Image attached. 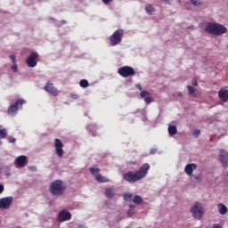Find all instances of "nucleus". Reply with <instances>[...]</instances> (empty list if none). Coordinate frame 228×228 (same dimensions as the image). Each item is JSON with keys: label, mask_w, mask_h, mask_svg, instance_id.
<instances>
[{"label": "nucleus", "mask_w": 228, "mask_h": 228, "mask_svg": "<svg viewBox=\"0 0 228 228\" xmlns=\"http://www.w3.org/2000/svg\"><path fill=\"white\" fill-rule=\"evenodd\" d=\"M149 170H151V166L148 163H144L138 171H128L123 174V179L126 183H138V181H142L143 177H146Z\"/></svg>", "instance_id": "f257e3e1"}, {"label": "nucleus", "mask_w": 228, "mask_h": 228, "mask_svg": "<svg viewBox=\"0 0 228 228\" xmlns=\"http://www.w3.org/2000/svg\"><path fill=\"white\" fill-rule=\"evenodd\" d=\"M205 32L209 35H215L216 37H220L227 33V28L219 23H208L205 27Z\"/></svg>", "instance_id": "f03ea898"}, {"label": "nucleus", "mask_w": 228, "mask_h": 228, "mask_svg": "<svg viewBox=\"0 0 228 228\" xmlns=\"http://www.w3.org/2000/svg\"><path fill=\"white\" fill-rule=\"evenodd\" d=\"M66 190L67 186H65L61 180H55L50 184V193L55 197H61V195L65 193Z\"/></svg>", "instance_id": "7ed1b4c3"}, {"label": "nucleus", "mask_w": 228, "mask_h": 228, "mask_svg": "<svg viewBox=\"0 0 228 228\" xmlns=\"http://www.w3.org/2000/svg\"><path fill=\"white\" fill-rule=\"evenodd\" d=\"M122 37H124V29L119 28L114 31V33L110 37V44L112 47L118 45L122 42Z\"/></svg>", "instance_id": "20e7f679"}, {"label": "nucleus", "mask_w": 228, "mask_h": 228, "mask_svg": "<svg viewBox=\"0 0 228 228\" xmlns=\"http://www.w3.org/2000/svg\"><path fill=\"white\" fill-rule=\"evenodd\" d=\"M26 104V100L19 99L15 102V103L9 106L7 113L11 117H15L17 111H19V108H22V105Z\"/></svg>", "instance_id": "39448f33"}, {"label": "nucleus", "mask_w": 228, "mask_h": 228, "mask_svg": "<svg viewBox=\"0 0 228 228\" xmlns=\"http://www.w3.org/2000/svg\"><path fill=\"white\" fill-rule=\"evenodd\" d=\"M191 213H192L193 218L196 220H200L204 215V210L202 209V204L196 202L194 206L191 208Z\"/></svg>", "instance_id": "423d86ee"}, {"label": "nucleus", "mask_w": 228, "mask_h": 228, "mask_svg": "<svg viewBox=\"0 0 228 228\" xmlns=\"http://www.w3.org/2000/svg\"><path fill=\"white\" fill-rule=\"evenodd\" d=\"M118 73L121 77H131L132 76H134L136 74V71H134V69L130 66H123L118 69Z\"/></svg>", "instance_id": "0eeeda50"}, {"label": "nucleus", "mask_w": 228, "mask_h": 228, "mask_svg": "<svg viewBox=\"0 0 228 228\" xmlns=\"http://www.w3.org/2000/svg\"><path fill=\"white\" fill-rule=\"evenodd\" d=\"M72 219V214L67 209H62L59 212L57 222L63 223Z\"/></svg>", "instance_id": "6e6552de"}, {"label": "nucleus", "mask_w": 228, "mask_h": 228, "mask_svg": "<svg viewBox=\"0 0 228 228\" xmlns=\"http://www.w3.org/2000/svg\"><path fill=\"white\" fill-rule=\"evenodd\" d=\"M44 90L47 92L48 94H51L54 97L60 95V92H58V89L54 87V84L53 82L48 81L45 86H44Z\"/></svg>", "instance_id": "1a4fd4ad"}, {"label": "nucleus", "mask_w": 228, "mask_h": 228, "mask_svg": "<svg viewBox=\"0 0 228 228\" xmlns=\"http://www.w3.org/2000/svg\"><path fill=\"white\" fill-rule=\"evenodd\" d=\"M37 60H38V53L32 52L27 59L28 67H37Z\"/></svg>", "instance_id": "9d476101"}, {"label": "nucleus", "mask_w": 228, "mask_h": 228, "mask_svg": "<svg viewBox=\"0 0 228 228\" xmlns=\"http://www.w3.org/2000/svg\"><path fill=\"white\" fill-rule=\"evenodd\" d=\"M13 202V197H5L0 199V209H8Z\"/></svg>", "instance_id": "9b49d317"}, {"label": "nucleus", "mask_w": 228, "mask_h": 228, "mask_svg": "<svg viewBox=\"0 0 228 228\" xmlns=\"http://www.w3.org/2000/svg\"><path fill=\"white\" fill-rule=\"evenodd\" d=\"M14 163L17 168H22L28 165V157L24 155L19 156L15 159Z\"/></svg>", "instance_id": "f8f14e48"}, {"label": "nucleus", "mask_w": 228, "mask_h": 228, "mask_svg": "<svg viewBox=\"0 0 228 228\" xmlns=\"http://www.w3.org/2000/svg\"><path fill=\"white\" fill-rule=\"evenodd\" d=\"M54 147L56 150V154L59 158L63 156V142L60 139H54Z\"/></svg>", "instance_id": "ddd939ff"}, {"label": "nucleus", "mask_w": 228, "mask_h": 228, "mask_svg": "<svg viewBox=\"0 0 228 228\" xmlns=\"http://www.w3.org/2000/svg\"><path fill=\"white\" fill-rule=\"evenodd\" d=\"M219 161L223 164L224 168H227L228 167V152L221 150L219 151Z\"/></svg>", "instance_id": "4468645a"}, {"label": "nucleus", "mask_w": 228, "mask_h": 228, "mask_svg": "<svg viewBox=\"0 0 228 228\" xmlns=\"http://www.w3.org/2000/svg\"><path fill=\"white\" fill-rule=\"evenodd\" d=\"M219 99H222L224 102H227L228 101V90L225 88H221L218 92Z\"/></svg>", "instance_id": "2eb2a0df"}, {"label": "nucleus", "mask_w": 228, "mask_h": 228, "mask_svg": "<svg viewBox=\"0 0 228 228\" xmlns=\"http://www.w3.org/2000/svg\"><path fill=\"white\" fill-rule=\"evenodd\" d=\"M184 170L187 175H192L193 170H197V164H187Z\"/></svg>", "instance_id": "dca6fc26"}, {"label": "nucleus", "mask_w": 228, "mask_h": 228, "mask_svg": "<svg viewBox=\"0 0 228 228\" xmlns=\"http://www.w3.org/2000/svg\"><path fill=\"white\" fill-rule=\"evenodd\" d=\"M217 208H218L219 215L227 214L228 208L225 205H224V203L217 204Z\"/></svg>", "instance_id": "f3484780"}, {"label": "nucleus", "mask_w": 228, "mask_h": 228, "mask_svg": "<svg viewBox=\"0 0 228 228\" xmlns=\"http://www.w3.org/2000/svg\"><path fill=\"white\" fill-rule=\"evenodd\" d=\"M115 189L113 188H108L105 190V197H107V199H113V197H115Z\"/></svg>", "instance_id": "a211bd4d"}, {"label": "nucleus", "mask_w": 228, "mask_h": 228, "mask_svg": "<svg viewBox=\"0 0 228 228\" xmlns=\"http://www.w3.org/2000/svg\"><path fill=\"white\" fill-rule=\"evenodd\" d=\"M95 180L97 181V183H110V179L102 176V175H96Z\"/></svg>", "instance_id": "6ab92c4d"}, {"label": "nucleus", "mask_w": 228, "mask_h": 228, "mask_svg": "<svg viewBox=\"0 0 228 228\" xmlns=\"http://www.w3.org/2000/svg\"><path fill=\"white\" fill-rule=\"evenodd\" d=\"M145 10H146V12L148 13V15H152V13H154V12H156V9L154 7H152V5L151 4H146Z\"/></svg>", "instance_id": "aec40b11"}, {"label": "nucleus", "mask_w": 228, "mask_h": 228, "mask_svg": "<svg viewBox=\"0 0 228 228\" xmlns=\"http://www.w3.org/2000/svg\"><path fill=\"white\" fill-rule=\"evenodd\" d=\"M168 133L171 136H174V134H177V127L175 126H169Z\"/></svg>", "instance_id": "412c9836"}, {"label": "nucleus", "mask_w": 228, "mask_h": 228, "mask_svg": "<svg viewBox=\"0 0 228 228\" xmlns=\"http://www.w3.org/2000/svg\"><path fill=\"white\" fill-rule=\"evenodd\" d=\"M89 170L91 174L94 175V178H95V175H100L99 172H101V168L95 167H90Z\"/></svg>", "instance_id": "4be33fe9"}, {"label": "nucleus", "mask_w": 228, "mask_h": 228, "mask_svg": "<svg viewBox=\"0 0 228 228\" xmlns=\"http://www.w3.org/2000/svg\"><path fill=\"white\" fill-rule=\"evenodd\" d=\"M133 202L139 206V204L143 202V199H142V197H140L139 195H135L133 199Z\"/></svg>", "instance_id": "5701e85b"}, {"label": "nucleus", "mask_w": 228, "mask_h": 228, "mask_svg": "<svg viewBox=\"0 0 228 228\" xmlns=\"http://www.w3.org/2000/svg\"><path fill=\"white\" fill-rule=\"evenodd\" d=\"M79 85H80L81 88H88V86H90V84L88 83V80H86V79L80 80Z\"/></svg>", "instance_id": "b1692460"}, {"label": "nucleus", "mask_w": 228, "mask_h": 228, "mask_svg": "<svg viewBox=\"0 0 228 228\" xmlns=\"http://www.w3.org/2000/svg\"><path fill=\"white\" fill-rule=\"evenodd\" d=\"M134 205L131 204L129 205V209L127 211V215L128 216H133V215H134Z\"/></svg>", "instance_id": "393cba45"}, {"label": "nucleus", "mask_w": 228, "mask_h": 228, "mask_svg": "<svg viewBox=\"0 0 228 228\" xmlns=\"http://www.w3.org/2000/svg\"><path fill=\"white\" fill-rule=\"evenodd\" d=\"M131 199H133V193L126 192L124 194V200H126V202H129Z\"/></svg>", "instance_id": "a878e982"}, {"label": "nucleus", "mask_w": 228, "mask_h": 228, "mask_svg": "<svg viewBox=\"0 0 228 228\" xmlns=\"http://www.w3.org/2000/svg\"><path fill=\"white\" fill-rule=\"evenodd\" d=\"M191 4H193V6H200V4H202V2H200V0H190Z\"/></svg>", "instance_id": "bb28decb"}, {"label": "nucleus", "mask_w": 228, "mask_h": 228, "mask_svg": "<svg viewBox=\"0 0 228 228\" xmlns=\"http://www.w3.org/2000/svg\"><path fill=\"white\" fill-rule=\"evenodd\" d=\"M6 134H7V133L4 128L0 129V138H3V139L6 138Z\"/></svg>", "instance_id": "cd10ccee"}, {"label": "nucleus", "mask_w": 228, "mask_h": 228, "mask_svg": "<svg viewBox=\"0 0 228 228\" xmlns=\"http://www.w3.org/2000/svg\"><path fill=\"white\" fill-rule=\"evenodd\" d=\"M187 90L189 92V95L195 94V88H193V86H187Z\"/></svg>", "instance_id": "c85d7f7f"}, {"label": "nucleus", "mask_w": 228, "mask_h": 228, "mask_svg": "<svg viewBox=\"0 0 228 228\" xmlns=\"http://www.w3.org/2000/svg\"><path fill=\"white\" fill-rule=\"evenodd\" d=\"M140 95H141V99H144V97H149V95H151V94H149L148 91H142V92H141Z\"/></svg>", "instance_id": "c756f323"}, {"label": "nucleus", "mask_w": 228, "mask_h": 228, "mask_svg": "<svg viewBox=\"0 0 228 228\" xmlns=\"http://www.w3.org/2000/svg\"><path fill=\"white\" fill-rule=\"evenodd\" d=\"M144 102H146V104H151V102H152V97L151 96H147L145 99H144Z\"/></svg>", "instance_id": "7c9ffc66"}, {"label": "nucleus", "mask_w": 228, "mask_h": 228, "mask_svg": "<svg viewBox=\"0 0 228 228\" xmlns=\"http://www.w3.org/2000/svg\"><path fill=\"white\" fill-rule=\"evenodd\" d=\"M193 136H199V134H200V130L199 129H195L192 133Z\"/></svg>", "instance_id": "2f4dec72"}, {"label": "nucleus", "mask_w": 228, "mask_h": 228, "mask_svg": "<svg viewBox=\"0 0 228 228\" xmlns=\"http://www.w3.org/2000/svg\"><path fill=\"white\" fill-rule=\"evenodd\" d=\"M194 179H196V181H202V175H195Z\"/></svg>", "instance_id": "473e14b6"}, {"label": "nucleus", "mask_w": 228, "mask_h": 228, "mask_svg": "<svg viewBox=\"0 0 228 228\" xmlns=\"http://www.w3.org/2000/svg\"><path fill=\"white\" fill-rule=\"evenodd\" d=\"M10 59L12 60V63H15L16 61L15 55H10Z\"/></svg>", "instance_id": "72a5a7b5"}, {"label": "nucleus", "mask_w": 228, "mask_h": 228, "mask_svg": "<svg viewBox=\"0 0 228 228\" xmlns=\"http://www.w3.org/2000/svg\"><path fill=\"white\" fill-rule=\"evenodd\" d=\"M71 99H79V96L77 94H70Z\"/></svg>", "instance_id": "f704fd0d"}, {"label": "nucleus", "mask_w": 228, "mask_h": 228, "mask_svg": "<svg viewBox=\"0 0 228 228\" xmlns=\"http://www.w3.org/2000/svg\"><path fill=\"white\" fill-rule=\"evenodd\" d=\"M9 142H10V143H15L16 140L13 137H10Z\"/></svg>", "instance_id": "c9c22d12"}, {"label": "nucleus", "mask_w": 228, "mask_h": 228, "mask_svg": "<svg viewBox=\"0 0 228 228\" xmlns=\"http://www.w3.org/2000/svg\"><path fill=\"white\" fill-rule=\"evenodd\" d=\"M192 86H197V80L194 78L191 80Z\"/></svg>", "instance_id": "e433bc0d"}, {"label": "nucleus", "mask_w": 228, "mask_h": 228, "mask_svg": "<svg viewBox=\"0 0 228 228\" xmlns=\"http://www.w3.org/2000/svg\"><path fill=\"white\" fill-rule=\"evenodd\" d=\"M12 69L14 70V72H17V64H13Z\"/></svg>", "instance_id": "4c0bfd02"}, {"label": "nucleus", "mask_w": 228, "mask_h": 228, "mask_svg": "<svg viewBox=\"0 0 228 228\" xmlns=\"http://www.w3.org/2000/svg\"><path fill=\"white\" fill-rule=\"evenodd\" d=\"M4 191V186L3 184H0V193H3Z\"/></svg>", "instance_id": "58836bf2"}, {"label": "nucleus", "mask_w": 228, "mask_h": 228, "mask_svg": "<svg viewBox=\"0 0 228 228\" xmlns=\"http://www.w3.org/2000/svg\"><path fill=\"white\" fill-rule=\"evenodd\" d=\"M135 87L138 89V90H140V91H142V85H140V84H137L136 86H135Z\"/></svg>", "instance_id": "ea45409f"}, {"label": "nucleus", "mask_w": 228, "mask_h": 228, "mask_svg": "<svg viewBox=\"0 0 228 228\" xmlns=\"http://www.w3.org/2000/svg\"><path fill=\"white\" fill-rule=\"evenodd\" d=\"M111 0H102V2L104 3V4H108V3H110Z\"/></svg>", "instance_id": "a19ab883"}, {"label": "nucleus", "mask_w": 228, "mask_h": 228, "mask_svg": "<svg viewBox=\"0 0 228 228\" xmlns=\"http://www.w3.org/2000/svg\"><path fill=\"white\" fill-rule=\"evenodd\" d=\"M77 228H86V226H85L84 224H78Z\"/></svg>", "instance_id": "79ce46f5"}, {"label": "nucleus", "mask_w": 228, "mask_h": 228, "mask_svg": "<svg viewBox=\"0 0 228 228\" xmlns=\"http://www.w3.org/2000/svg\"><path fill=\"white\" fill-rule=\"evenodd\" d=\"M178 97H183V93L179 92L177 93Z\"/></svg>", "instance_id": "37998d69"}, {"label": "nucleus", "mask_w": 228, "mask_h": 228, "mask_svg": "<svg viewBox=\"0 0 228 228\" xmlns=\"http://www.w3.org/2000/svg\"><path fill=\"white\" fill-rule=\"evenodd\" d=\"M215 228H222V226L220 224H216Z\"/></svg>", "instance_id": "c03bdc74"}, {"label": "nucleus", "mask_w": 228, "mask_h": 228, "mask_svg": "<svg viewBox=\"0 0 228 228\" xmlns=\"http://www.w3.org/2000/svg\"><path fill=\"white\" fill-rule=\"evenodd\" d=\"M0 145H3V142H1V140H0Z\"/></svg>", "instance_id": "a18cd8bd"}, {"label": "nucleus", "mask_w": 228, "mask_h": 228, "mask_svg": "<svg viewBox=\"0 0 228 228\" xmlns=\"http://www.w3.org/2000/svg\"><path fill=\"white\" fill-rule=\"evenodd\" d=\"M151 153L154 154V151H151Z\"/></svg>", "instance_id": "49530a36"}]
</instances>
